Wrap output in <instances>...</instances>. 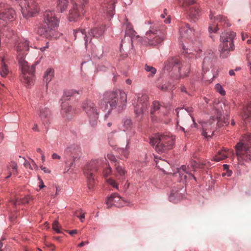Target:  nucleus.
<instances>
[{
	"instance_id": "1",
	"label": "nucleus",
	"mask_w": 251,
	"mask_h": 251,
	"mask_svg": "<svg viewBox=\"0 0 251 251\" xmlns=\"http://www.w3.org/2000/svg\"><path fill=\"white\" fill-rule=\"evenodd\" d=\"M29 42L27 40L22 39L18 43L16 46L17 52V59L19 63L21 71V79L23 83L26 85V87L32 85L34 81L35 64L29 66L27 61L25 60V50H28Z\"/></svg>"
},
{
	"instance_id": "2",
	"label": "nucleus",
	"mask_w": 251,
	"mask_h": 251,
	"mask_svg": "<svg viewBox=\"0 0 251 251\" xmlns=\"http://www.w3.org/2000/svg\"><path fill=\"white\" fill-rule=\"evenodd\" d=\"M59 24V20L56 17L54 11L47 10L44 13L43 22L38 27L37 33L46 38H58L62 35L56 29Z\"/></svg>"
},
{
	"instance_id": "3",
	"label": "nucleus",
	"mask_w": 251,
	"mask_h": 251,
	"mask_svg": "<svg viewBox=\"0 0 251 251\" xmlns=\"http://www.w3.org/2000/svg\"><path fill=\"white\" fill-rule=\"evenodd\" d=\"M105 103L106 106L109 104L111 110L117 109L118 112L125 109L127 103V94L121 89L106 91L103 94L100 104Z\"/></svg>"
},
{
	"instance_id": "4",
	"label": "nucleus",
	"mask_w": 251,
	"mask_h": 251,
	"mask_svg": "<svg viewBox=\"0 0 251 251\" xmlns=\"http://www.w3.org/2000/svg\"><path fill=\"white\" fill-rule=\"evenodd\" d=\"M175 137L170 133L156 134L150 138V144L155 146L156 151L158 153L165 152L173 148Z\"/></svg>"
},
{
	"instance_id": "5",
	"label": "nucleus",
	"mask_w": 251,
	"mask_h": 251,
	"mask_svg": "<svg viewBox=\"0 0 251 251\" xmlns=\"http://www.w3.org/2000/svg\"><path fill=\"white\" fill-rule=\"evenodd\" d=\"M223 105H224V104L219 101H214L213 107L215 110V113L217 115L216 118H215L214 117H211L209 121L204 122L200 121L199 122L201 126L202 135L205 138H211L213 135L214 132V122L216 120L218 123L221 122L222 115L224 112L222 107Z\"/></svg>"
},
{
	"instance_id": "6",
	"label": "nucleus",
	"mask_w": 251,
	"mask_h": 251,
	"mask_svg": "<svg viewBox=\"0 0 251 251\" xmlns=\"http://www.w3.org/2000/svg\"><path fill=\"white\" fill-rule=\"evenodd\" d=\"M194 29L191 28L188 24L181 25L179 29V41L181 43L182 53L183 54H194L198 50L192 45L191 39L194 35Z\"/></svg>"
},
{
	"instance_id": "7",
	"label": "nucleus",
	"mask_w": 251,
	"mask_h": 251,
	"mask_svg": "<svg viewBox=\"0 0 251 251\" xmlns=\"http://www.w3.org/2000/svg\"><path fill=\"white\" fill-rule=\"evenodd\" d=\"M236 33L231 31L222 32L220 38V44L218 51L220 57L226 58L230 55V53L235 49L234 40Z\"/></svg>"
},
{
	"instance_id": "8",
	"label": "nucleus",
	"mask_w": 251,
	"mask_h": 251,
	"mask_svg": "<svg viewBox=\"0 0 251 251\" xmlns=\"http://www.w3.org/2000/svg\"><path fill=\"white\" fill-rule=\"evenodd\" d=\"M164 69L173 73L178 76L179 78H184L188 76L190 71L189 64H182L180 60L176 57L169 58L165 62Z\"/></svg>"
},
{
	"instance_id": "9",
	"label": "nucleus",
	"mask_w": 251,
	"mask_h": 251,
	"mask_svg": "<svg viewBox=\"0 0 251 251\" xmlns=\"http://www.w3.org/2000/svg\"><path fill=\"white\" fill-rule=\"evenodd\" d=\"M81 107L85 112L92 127L97 126L100 115V111L96 104L91 100H86L82 104Z\"/></svg>"
},
{
	"instance_id": "10",
	"label": "nucleus",
	"mask_w": 251,
	"mask_h": 251,
	"mask_svg": "<svg viewBox=\"0 0 251 251\" xmlns=\"http://www.w3.org/2000/svg\"><path fill=\"white\" fill-rule=\"evenodd\" d=\"M103 160L100 159H93L88 162L84 168L83 172L87 179L88 187L89 189L94 188L95 184L94 173L102 164Z\"/></svg>"
},
{
	"instance_id": "11",
	"label": "nucleus",
	"mask_w": 251,
	"mask_h": 251,
	"mask_svg": "<svg viewBox=\"0 0 251 251\" xmlns=\"http://www.w3.org/2000/svg\"><path fill=\"white\" fill-rule=\"evenodd\" d=\"M105 26H101L99 28H94L91 29L88 34L85 30L75 29L74 30V35L75 39L77 38H82L85 41V46L86 49L87 48L88 44L91 43L92 37L99 39L103 35L104 31Z\"/></svg>"
},
{
	"instance_id": "12",
	"label": "nucleus",
	"mask_w": 251,
	"mask_h": 251,
	"mask_svg": "<svg viewBox=\"0 0 251 251\" xmlns=\"http://www.w3.org/2000/svg\"><path fill=\"white\" fill-rule=\"evenodd\" d=\"M236 155L238 159L251 161V134L243 137L236 146Z\"/></svg>"
},
{
	"instance_id": "13",
	"label": "nucleus",
	"mask_w": 251,
	"mask_h": 251,
	"mask_svg": "<svg viewBox=\"0 0 251 251\" xmlns=\"http://www.w3.org/2000/svg\"><path fill=\"white\" fill-rule=\"evenodd\" d=\"M176 111L178 119L183 126L188 127L189 129L198 128V125L191 114L193 111L192 107L177 108Z\"/></svg>"
},
{
	"instance_id": "14",
	"label": "nucleus",
	"mask_w": 251,
	"mask_h": 251,
	"mask_svg": "<svg viewBox=\"0 0 251 251\" xmlns=\"http://www.w3.org/2000/svg\"><path fill=\"white\" fill-rule=\"evenodd\" d=\"M165 38L164 32L156 27H151L146 33V36L141 40L144 45L156 46L160 44Z\"/></svg>"
},
{
	"instance_id": "15",
	"label": "nucleus",
	"mask_w": 251,
	"mask_h": 251,
	"mask_svg": "<svg viewBox=\"0 0 251 251\" xmlns=\"http://www.w3.org/2000/svg\"><path fill=\"white\" fill-rule=\"evenodd\" d=\"M74 3L69 11L68 20L70 22L75 21L81 16L83 15L85 11L84 7L88 3V0H73Z\"/></svg>"
},
{
	"instance_id": "16",
	"label": "nucleus",
	"mask_w": 251,
	"mask_h": 251,
	"mask_svg": "<svg viewBox=\"0 0 251 251\" xmlns=\"http://www.w3.org/2000/svg\"><path fill=\"white\" fill-rule=\"evenodd\" d=\"M209 162L207 161H204L197 163L196 161H193L191 163L190 167L188 165L186 167L185 165H182L179 168L177 169V173L179 174L181 179L184 178L185 180L187 178V176L185 174L189 176V178H193L196 180V177L192 174V172L195 171V168L199 167L202 168L204 166H208Z\"/></svg>"
},
{
	"instance_id": "17",
	"label": "nucleus",
	"mask_w": 251,
	"mask_h": 251,
	"mask_svg": "<svg viewBox=\"0 0 251 251\" xmlns=\"http://www.w3.org/2000/svg\"><path fill=\"white\" fill-rule=\"evenodd\" d=\"M137 102L133 103L134 107V112L137 116H139L140 114L145 115L148 112V99L149 97L145 94H138L137 95Z\"/></svg>"
},
{
	"instance_id": "18",
	"label": "nucleus",
	"mask_w": 251,
	"mask_h": 251,
	"mask_svg": "<svg viewBox=\"0 0 251 251\" xmlns=\"http://www.w3.org/2000/svg\"><path fill=\"white\" fill-rule=\"evenodd\" d=\"M180 5L185 7L194 5L189 9V16L194 20L197 19L201 14L200 5L197 3L196 0H178Z\"/></svg>"
},
{
	"instance_id": "19",
	"label": "nucleus",
	"mask_w": 251,
	"mask_h": 251,
	"mask_svg": "<svg viewBox=\"0 0 251 251\" xmlns=\"http://www.w3.org/2000/svg\"><path fill=\"white\" fill-rule=\"evenodd\" d=\"M126 27V29L125 30V35L126 36H128V37H125L124 39L122 40L121 45H120V51L122 52V49L123 46H125V48H126V42H128L129 45H131L132 46V42L134 40V38L136 35L135 31L133 29L132 25L126 22L123 25V27L125 28Z\"/></svg>"
},
{
	"instance_id": "20",
	"label": "nucleus",
	"mask_w": 251,
	"mask_h": 251,
	"mask_svg": "<svg viewBox=\"0 0 251 251\" xmlns=\"http://www.w3.org/2000/svg\"><path fill=\"white\" fill-rule=\"evenodd\" d=\"M210 23L208 27L209 32L210 34L216 33L218 30V24L220 22H225L226 23V18L223 16L218 15H215V13L212 11H210L209 15Z\"/></svg>"
},
{
	"instance_id": "21",
	"label": "nucleus",
	"mask_w": 251,
	"mask_h": 251,
	"mask_svg": "<svg viewBox=\"0 0 251 251\" xmlns=\"http://www.w3.org/2000/svg\"><path fill=\"white\" fill-rule=\"evenodd\" d=\"M215 60V58L213 54L210 55L209 56H206L204 58L202 64V80L204 81H208L209 83H211L213 81V78L209 79L207 77L206 72H209V68H211L213 65V62Z\"/></svg>"
},
{
	"instance_id": "22",
	"label": "nucleus",
	"mask_w": 251,
	"mask_h": 251,
	"mask_svg": "<svg viewBox=\"0 0 251 251\" xmlns=\"http://www.w3.org/2000/svg\"><path fill=\"white\" fill-rule=\"evenodd\" d=\"M106 204L108 208H110L113 205L122 207L126 205L127 202L118 194L114 193L107 198Z\"/></svg>"
},
{
	"instance_id": "23",
	"label": "nucleus",
	"mask_w": 251,
	"mask_h": 251,
	"mask_svg": "<svg viewBox=\"0 0 251 251\" xmlns=\"http://www.w3.org/2000/svg\"><path fill=\"white\" fill-rule=\"evenodd\" d=\"M15 12L11 8L5 9L3 12L0 13V20L5 22L11 21L15 18Z\"/></svg>"
},
{
	"instance_id": "24",
	"label": "nucleus",
	"mask_w": 251,
	"mask_h": 251,
	"mask_svg": "<svg viewBox=\"0 0 251 251\" xmlns=\"http://www.w3.org/2000/svg\"><path fill=\"white\" fill-rule=\"evenodd\" d=\"M122 129L125 132H127L130 137L134 135V131L132 129V123L130 119L125 118L123 120Z\"/></svg>"
},
{
	"instance_id": "25",
	"label": "nucleus",
	"mask_w": 251,
	"mask_h": 251,
	"mask_svg": "<svg viewBox=\"0 0 251 251\" xmlns=\"http://www.w3.org/2000/svg\"><path fill=\"white\" fill-rule=\"evenodd\" d=\"M118 0H108L107 2L104 3V7L106 9L104 13H106L107 16L112 18L114 14L115 4Z\"/></svg>"
},
{
	"instance_id": "26",
	"label": "nucleus",
	"mask_w": 251,
	"mask_h": 251,
	"mask_svg": "<svg viewBox=\"0 0 251 251\" xmlns=\"http://www.w3.org/2000/svg\"><path fill=\"white\" fill-rule=\"evenodd\" d=\"M65 151L71 153L75 158L79 157L81 154V148L75 145H71L68 146L65 149Z\"/></svg>"
},
{
	"instance_id": "27",
	"label": "nucleus",
	"mask_w": 251,
	"mask_h": 251,
	"mask_svg": "<svg viewBox=\"0 0 251 251\" xmlns=\"http://www.w3.org/2000/svg\"><path fill=\"white\" fill-rule=\"evenodd\" d=\"M183 199V196L181 193L178 192V190L173 189L169 196V200L170 201L176 203Z\"/></svg>"
},
{
	"instance_id": "28",
	"label": "nucleus",
	"mask_w": 251,
	"mask_h": 251,
	"mask_svg": "<svg viewBox=\"0 0 251 251\" xmlns=\"http://www.w3.org/2000/svg\"><path fill=\"white\" fill-rule=\"evenodd\" d=\"M61 113L64 117L70 119L74 113V111L71 106L68 105L65 107V104L62 103Z\"/></svg>"
},
{
	"instance_id": "29",
	"label": "nucleus",
	"mask_w": 251,
	"mask_h": 251,
	"mask_svg": "<svg viewBox=\"0 0 251 251\" xmlns=\"http://www.w3.org/2000/svg\"><path fill=\"white\" fill-rule=\"evenodd\" d=\"M242 117L246 123L251 122V105H248L244 108Z\"/></svg>"
},
{
	"instance_id": "30",
	"label": "nucleus",
	"mask_w": 251,
	"mask_h": 251,
	"mask_svg": "<svg viewBox=\"0 0 251 251\" xmlns=\"http://www.w3.org/2000/svg\"><path fill=\"white\" fill-rule=\"evenodd\" d=\"M32 200V197L30 196H27L23 199H16L15 200L11 201L12 204L16 206L21 204H25L29 203Z\"/></svg>"
},
{
	"instance_id": "31",
	"label": "nucleus",
	"mask_w": 251,
	"mask_h": 251,
	"mask_svg": "<svg viewBox=\"0 0 251 251\" xmlns=\"http://www.w3.org/2000/svg\"><path fill=\"white\" fill-rule=\"evenodd\" d=\"M228 151L227 149H223L221 151L217 152V154L213 157V160L216 162L220 161L222 160L225 159L227 156L226 151Z\"/></svg>"
},
{
	"instance_id": "32",
	"label": "nucleus",
	"mask_w": 251,
	"mask_h": 251,
	"mask_svg": "<svg viewBox=\"0 0 251 251\" xmlns=\"http://www.w3.org/2000/svg\"><path fill=\"white\" fill-rule=\"evenodd\" d=\"M39 116L42 120L44 121L46 119H48L50 115V110L47 107H41L39 113Z\"/></svg>"
},
{
	"instance_id": "33",
	"label": "nucleus",
	"mask_w": 251,
	"mask_h": 251,
	"mask_svg": "<svg viewBox=\"0 0 251 251\" xmlns=\"http://www.w3.org/2000/svg\"><path fill=\"white\" fill-rule=\"evenodd\" d=\"M57 8L61 13L65 11L67 8L69 0H57Z\"/></svg>"
},
{
	"instance_id": "34",
	"label": "nucleus",
	"mask_w": 251,
	"mask_h": 251,
	"mask_svg": "<svg viewBox=\"0 0 251 251\" xmlns=\"http://www.w3.org/2000/svg\"><path fill=\"white\" fill-rule=\"evenodd\" d=\"M1 68L0 69V75L3 77H5L9 73L8 68L6 65L4 58L1 61Z\"/></svg>"
},
{
	"instance_id": "35",
	"label": "nucleus",
	"mask_w": 251,
	"mask_h": 251,
	"mask_svg": "<svg viewBox=\"0 0 251 251\" xmlns=\"http://www.w3.org/2000/svg\"><path fill=\"white\" fill-rule=\"evenodd\" d=\"M126 146L125 148H121L119 150V152L121 153L122 155H123L126 158H128L129 151V144H130V138H126Z\"/></svg>"
},
{
	"instance_id": "36",
	"label": "nucleus",
	"mask_w": 251,
	"mask_h": 251,
	"mask_svg": "<svg viewBox=\"0 0 251 251\" xmlns=\"http://www.w3.org/2000/svg\"><path fill=\"white\" fill-rule=\"evenodd\" d=\"M54 76V71L51 69H48L44 75V81L47 84L51 81Z\"/></svg>"
},
{
	"instance_id": "37",
	"label": "nucleus",
	"mask_w": 251,
	"mask_h": 251,
	"mask_svg": "<svg viewBox=\"0 0 251 251\" xmlns=\"http://www.w3.org/2000/svg\"><path fill=\"white\" fill-rule=\"evenodd\" d=\"M145 70L147 72L150 73L149 76L151 77L153 76L156 73V70L155 68L147 64H146L145 66Z\"/></svg>"
},
{
	"instance_id": "38",
	"label": "nucleus",
	"mask_w": 251,
	"mask_h": 251,
	"mask_svg": "<svg viewBox=\"0 0 251 251\" xmlns=\"http://www.w3.org/2000/svg\"><path fill=\"white\" fill-rule=\"evenodd\" d=\"M115 169L116 170L117 173L119 176L121 177H123L125 176L126 171H125L124 168L119 164H115Z\"/></svg>"
},
{
	"instance_id": "39",
	"label": "nucleus",
	"mask_w": 251,
	"mask_h": 251,
	"mask_svg": "<svg viewBox=\"0 0 251 251\" xmlns=\"http://www.w3.org/2000/svg\"><path fill=\"white\" fill-rule=\"evenodd\" d=\"M155 161L156 162V166L161 170H163V168L162 167H164L165 165H167L168 163L165 160H163L161 159H159L158 160H157V158L155 157Z\"/></svg>"
},
{
	"instance_id": "40",
	"label": "nucleus",
	"mask_w": 251,
	"mask_h": 251,
	"mask_svg": "<svg viewBox=\"0 0 251 251\" xmlns=\"http://www.w3.org/2000/svg\"><path fill=\"white\" fill-rule=\"evenodd\" d=\"M158 88L163 91H169L172 90L171 84L167 82L158 86Z\"/></svg>"
},
{
	"instance_id": "41",
	"label": "nucleus",
	"mask_w": 251,
	"mask_h": 251,
	"mask_svg": "<svg viewBox=\"0 0 251 251\" xmlns=\"http://www.w3.org/2000/svg\"><path fill=\"white\" fill-rule=\"evenodd\" d=\"M160 107V104L159 103V102H158L157 101H154L152 103V107L151 108V114L153 115L156 111L159 109Z\"/></svg>"
},
{
	"instance_id": "42",
	"label": "nucleus",
	"mask_w": 251,
	"mask_h": 251,
	"mask_svg": "<svg viewBox=\"0 0 251 251\" xmlns=\"http://www.w3.org/2000/svg\"><path fill=\"white\" fill-rule=\"evenodd\" d=\"M215 89L217 92H218L221 95L225 96L226 94V92L224 90L222 86L219 84L217 83L215 85Z\"/></svg>"
},
{
	"instance_id": "43",
	"label": "nucleus",
	"mask_w": 251,
	"mask_h": 251,
	"mask_svg": "<svg viewBox=\"0 0 251 251\" xmlns=\"http://www.w3.org/2000/svg\"><path fill=\"white\" fill-rule=\"evenodd\" d=\"M12 169L15 172L14 174L17 175L18 174V166L15 162L12 161L10 163L8 167V169Z\"/></svg>"
},
{
	"instance_id": "44",
	"label": "nucleus",
	"mask_w": 251,
	"mask_h": 251,
	"mask_svg": "<svg viewBox=\"0 0 251 251\" xmlns=\"http://www.w3.org/2000/svg\"><path fill=\"white\" fill-rule=\"evenodd\" d=\"M106 160L107 159L110 161L111 162L114 163V165H115L116 164H118L119 163L117 162V160L116 158L115 157V155H114L112 153H108L107 155V158H105Z\"/></svg>"
},
{
	"instance_id": "45",
	"label": "nucleus",
	"mask_w": 251,
	"mask_h": 251,
	"mask_svg": "<svg viewBox=\"0 0 251 251\" xmlns=\"http://www.w3.org/2000/svg\"><path fill=\"white\" fill-rule=\"evenodd\" d=\"M75 94H78V93L75 90H66L64 91V95L65 97H69L75 95Z\"/></svg>"
},
{
	"instance_id": "46",
	"label": "nucleus",
	"mask_w": 251,
	"mask_h": 251,
	"mask_svg": "<svg viewBox=\"0 0 251 251\" xmlns=\"http://www.w3.org/2000/svg\"><path fill=\"white\" fill-rule=\"evenodd\" d=\"M60 226L58 221L56 220L52 223V228L53 229L58 233H61V231L59 229Z\"/></svg>"
},
{
	"instance_id": "47",
	"label": "nucleus",
	"mask_w": 251,
	"mask_h": 251,
	"mask_svg": "<svg viewBox=\"0 0 251 251\" xmlns=\"http://www.w3.org/2000/svg\"><path fill=\"white\" fill-rule=\"evenodd\" d=\"M111 169L109 166L108 167H106L103 172V176L104 177H106L108 176L111 174Z\"/></svg>"
},
{
	"instance_id": "48",
	"label": "nucleus",
	"mask_w": 251,
	"mask_h": 251,
	"mask_svg": "<svg viewBox=\"0 0 251 251\" xmlns=\"http://www.w3.org/2000/svg\"><path fill=\"white\" fill-rule=\"evenodd\" d=\"M107 182L110 185L112 186L114 188L118 189V185L116 183L115 181L114 180H113V179H111V178L108 179L107 180Z\"/></svg>"
},
{
	"instance_id": "49",
	"label": "nucleus",
	"mask_w": 251,
	"mask_h": 251,
	"mask_svg": "<svg viewBox=\"0 0 251 251\" xmlns=\"http://www.w3.org/2000/svg\"><path fill=\"white\" fill-rule=\"evenodd\" d=\"M116 130H114V131H112V132H111L108 135V140H109V144H111V143H113V136H114V134L116 133Z\"/></svg>"
},
{
	"instance_id": "50",
	"label": "nucleus",
	"mask_w": 251,
	"mask_h": 251,
	"mask_svg": "<svg viewBox=\"0 0 251 251\" xmlns=\"http://www.w3.org/2000/svg\"><path fill=\"white\" fill-rule=\"evenodd\" d=\"M179 122H180V121L178 119V117H177V123L176 125V129L178 131L181 130L185 133L186 131L184 127L178 125Z\"/></svg>"
},
{
	"instance_id": "51",
	"label": "nucleus",
	"mask_w": 251,
	"mask_h": 251,
	"mask_svg": "<svg viewBox=\"0 0 251 251\" xmlns=\"http://www.w3.org/2000/svg\"><path fill=\"white\" fill-rule=\"evenodd\" d=\"M30 163L31 164V170H37L38 169L37 165L33 160H31Z\"/></svg>"
},
{
	"instance_id": "52",
	"label": "nucleus",
	"mask_w": 251,
	"mask_h": 251,
	"mask_svg": "<svg viewBox=\"0 0 251 251\" xmlns=\"http://www.w3.org/2000/svg\"><path fill=\"white\" fill-rule=\"evenodd\" d=\"M24 166L26 168H29L31 170V164L30 162L25 161L24 163Z\"/></svg>"
},
{
	"instance_id": "53",
	"label": "nucleus",
	"mask_w": 251,
	"mask_h": 251,
	"mask_svg": "<svg viewBox=\"0 0 251 251\" xmlns=\"http://www.w3.org/2000/svg\"><path fill=\"white\" fill-rule=\"evenodd\" d=\"M80 220L81 222H83L84 220L85 219V213H82L80 216L76 215Z\"/></svg>"
},
{
	"instance_id": "54",
	"label": "nucleus",
	"mask_w": 251,
	"mask_h": 251,
	"mask_svg": "<svg viewBox=\"0 0 251 251\" xmlns=\"http://www.w3.org/2000/svg\"><path fill=\"white\" fill-rule=\"evenodd\" d=\"M52 158L54 159H60V156L57 153H54L52 155Z\"/></svg>"
},
{
	"instance_id": "55",
	"label": "nucleus",
	"mask_w": 251,
	"mask_h": 251,
	"mask_svg": "<svg viewBox=\"0 0 251 251\" xmlns=\"http://www.w3.org/2000/svg\"><path fill=\"white\" fill-rule=\"evenodd\" d=\"M180 90L182 92L185 93L186 94H188V92L186 90V87L184 85H181L180 87Z\"/></svg>"
},
{
	"instance_id": "56",
	"label": "nucleus",
	"mask_w": 251,
	"mask_h": 251,
	"mask_svg": "<svg viewBox=\"0 0 251 251\" xmlns=\"http://www.w3.org/2000/svg\"><path fill=\"white\" fill-rule=\"evenodd\" d=\"M111 110H111L110 109L109 110H108L107 112L105 114L104 117V120H106V119L108 118L109 116L110 115V114L111 113Z\"/></svg>"
},
{
	"instance_id": "57",
	"label": "nucleus",
	"mask_w": 251,
	"mask_h": 251,
	"mask_svg": "<svg viewBox=\"0 0 251 251\" xmlns=\"http://www.w3.org/2000/svg\"><path fill=\"white\" fill-rule=\"evenodd\" d=\"M55 188H56V193H55V195H52V197L53 198H55V197L58 194V193L60 191V189L59 188L58 186H57V185H55Z\"/></svg>"
},
{
	"instance_id": "58",
	"label": "nucleus",
	"mask_w": 251,
	"mask_h": 251,
	"mask_svg": "<svg viewBox=\"0 0 251 251\" xmlns=\"http://www.w3.org/2000/svg\"><path fill=\"white\" fill-rule=\"evenodd\" d=\"M48 47H49V43L47 42L46 43V46H44V47H41L40 48V50H41V51H44L47 48H48Z\"/></svg>"
},
{
	"instance_id": "59",
	"label": "nucleus",
	"mask_w": 251,
	"mask_h": 251,
	"mask_svg": "<svg viewBox=\"0 0 251 251\" xmlns=\"http://www.w3.org/2000/svg\"><path fill=\"white\" fill-rule=\"evenodd\" d=\"M45 186L44 185L43 181L41 180V182H40V184L39 185V187L40 188V189H42V188H44Z\"/></svg>"
},
{
	"instance_id": "60",
	"label": "nucleus",
	"mask_w": 251,
	"mask_h": 251,
	"mask_svg": "<svg viewBox=\"0 0 251 251\" xmlns=\"http://www.w3.org/2000/svg\"><path fill=\"white\" fill-rule=\"evenodd\" d=\"M76 233H77V230H76V229L71 230L69 232V233L72 235L74 234H76Z\"/></svg>"
},
{
	"instance_id": "61",
	"label": "nucleus",
	"mask_w": 251,
	"mask_h": 251,
	"mask_svg": "<svg viewBox=\"0 0 251 251\" xmlns=\"http://www.w3.org/2000/svg\"><path fill=\"white\" fill-rule=\"evenodd\" d=\"M132 0H124V2L126 5H129L132 2Z\"/></svg>"
},
{
	"instance_id": "62",
	"label": "nucleus",
	"mask_w": 251,
	"mask_h": 251,
	"mask_svg": "<svg viewBox=\"0 0 251 251\" xmlns=\"http://www.w3.org/2000/svg\"><path fill=\"white\" fill-rule=\"evenodd\" d=\"M164 22L166 24H170L171 23V18L168 17L167 19L164 20Z\"/></svg>"
},
{
	"instance_id": "63",
	"label": "nucleus",
	"mask_w": 251,
	"mask_h": 251,
	"mask_svg": "<svg viewBox=\"0 0 251 251\" xmlns=\"http://www.w3.org/2000/svg\"><path fill=\"white\" fill-rule=\"evenodd\" d=\"M126 82L127 84L130 85L132 83V80L128 78L126 79Z\"/></svg>"
},
{
	"instance_id": "64",
	"label": "nucleus",
	"mask_w": 251,
	"mask_h": 251,
	"mask_svg": "<svg viewBox=\"0 0 251 251\" xmlns=\"http://www.w3.org/2000/svg\"><path fill=\"white\" fill-rule=\"evenodd\" d=\"M42 170H43L44 171V172L45 173H50V171L49 170V169H48L46 167H43L42 168Z\"/></svg>"
}]
</instances>
